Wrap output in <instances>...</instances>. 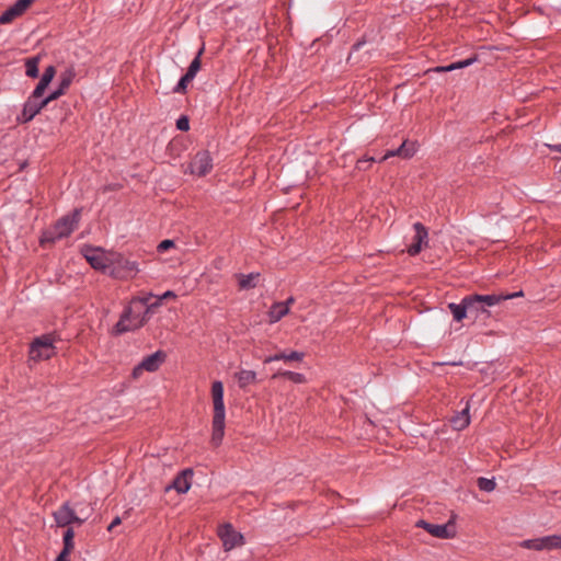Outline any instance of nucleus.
<instances>
[{
  "label": "nucleus",
  "instance_id": "obj_1",
  "mask_svg": "<svg viewBox=\"0 0 561 561\" xmlns=\"http://www.w3.org/2000/svg\"><path fill=\"white\" fill-rule=\"evenodd\" d=\"M213 401V434L211 444L217 447L221 444L225 435L226 409L224 403V385L221 381H214L211 385Z\"/></svg>",
  "mask_w": 561,
  "mask_h": 561
},
{
  "label": "nucleus",
  "instance_id": "obj_2",
  "mask_svg": "<svg viewBox=\"0 0 561 561\" xmlns=\"http://www.w3.org/2000/svg\"><path fill=\"white\" fill-rule=\"evenodd\" d=\"M523 296V291L514 294H492V295H471L465 297L466 307L468 308L469 314L474 316L478 319L480 316H489L486 307L499 305L500 302L512 299L515 297Z\"/></svg>",
  "mask_w": 561,
  "mask_h": 561
},
{
  "label": "nucleus",
  "instance_id": "obj_3",
  "mask_svg": "<svg viewBox=\"0 0 561 561\" xmlns=\"http://www.w3.org/2000/svg\"><path fill=\"white\" fill-rule=\"evenodd\" d=\"M81 253L93 268L100 271H106L114 264L121 265L123 261L122 255L118 253L106 252L101 248L91 245H84L81 249Z\"/></svg>",
  "mask_w": 561,
  "mask_h": 561
},
{
  "label": "nucleus",
  "instance_id": "obj_4",
  "mask_svg": "<svg viewBox=\"0 0 561 561\" xmlns=\"http://www.w3.org/2000/svg\"><path fill=\"white\" fill-rule=\"evenodd\" d=\"M80 221V210L76 209L71 214H68L60 218L54 227L43 234L42 243L55 242L70 236V233L77 229Z\"/></svg>",
  "mask_w": 561,
  "mask_h": 561
},
{
  "label": "nucleus",
  "instance_id": "obj_5",
  "mask_svg": "<svg viewBox=\"0 0 561 561\" xmlns=\"http://www.w3.org/2000/svg\"><path fill=\"white\" fill-rule=\"evenodd\" d=\"M148 320V317L141 308L133 306L130 302V306L125 310L121 320L115 325V332L122 334L124 332L134 331L145 325Z\"/></svg>",
  "mask_w": 561,
  "mask_h": 561
},
{
  "label": "nucleus",
  "instance_id": "obj_6",
  "mask_svg": "<svg viewBox=\"0 0 561 561\" xmlns=\"http://www.w3.org/2000/svg\"><path fill=\"white\" fill-rule=\"evenodd\" d=\"M54 343L55 336L51 334L36 337L31 344L30 359L39 362L51 358L56 354V347Z\"/></svg>",
  "mask_w": 561,
  "mask_h": 561
},
{
  "label": "nucleus",
  "instance_id": "obj_7",
  "mask_svg": "<svg viewBox=\"0 0 561 561\" xmlns=\"http://www.w3.org/2000/svg\"><path fill=\"white\" fill-rule=\"evenodd\" d=\"M54 518L59 527H68L71 524L81 525L88 516H80L69 503H64L57 511L54 512Z\"/></svg>",
  "mask_w": 561,
  "mask_h": 561
},
{
  "label": "nucleus",
  "instance_id": "obj_8",
  "mask_svg": "<svg viewBox=\"0 0 561 561\" xmlns=\"http://www.w3.org/2000/svg\"><path fill=\"white\" fill-rule=\"evenodd\" d=\"M416 526L425 529L428 534L436 538L447 539L453 538L456 535L455 523L453 519L448 520V523L444 525H435L425 520H419Z\"/></svg>",
  "mask_w": 561,
  "mask_h": 561
},
{
  "label": "nucleus",
  "instance_id": "obj_9",
  "mask_svg": "<svg viewBox=\"0 0 561 561\" xmlns=\"http://www.w3.org/2000/svg\"><path fill=\"white\" fill-rule=\"evenodd\" d=\"M218 536L222 541L226 551L243 545V536L238 533L230 524H224L218 528Z\"/></svg>",
  "mask_w": 561,
  "mask_h": 561
},
{
  "label": "nucleus",
  "instance_id": "obj_10",
  "mask_svg": "<svg viewBox=\"0 0 561 561\" xmlns=\"http://www.w3.org/2000/svg\"><path fill=\"white\" fill-rule=\"evenodd\" d=\"M211 161L207 151L197 152L190 163V172L198 176L206 175L213 168Z\"/></svg>",
  "mask_w": 561,
  "mask_h": 561
},
{
  "label": "nucleus",
  "instance_id": "obj_11",
  "mask_svg": "<svg viewBox=\"0 0 561 561\" xmlns=\"http://www.w3.org/2000/svg\"><path fill=\"white\" fill-rule=\"evenodd\" d=\"M413 229L415 231V234L413 237L412 243L408 248V253L410 255L419 254L422 251V249L427 247L428 244L427 229L421 222H415L413 225Z\"/></svg>",
  "mask_w": 561,
  "mask_h": 561
},
{
  "label": "nucleus",
  "instance_id": "obj_12",
  "mask_svg": "<svg viewBox=\"0 0 561 561\" xmlns=\"http://www.w3.org/2000/svg\"><path fill=\"white\" fill-rule=\"evenodd\" d=\"M165 354L161 351L156 352L147 357H145L141 363L136 366L133 370V375L135 378L139 377L144 370L147 371H156L159 366L164 362Z\"/></svg>",
  "mask_w": 561,
  "mask_h": 561
},
{
  "label": "nucleus",
  "instance_id": "obj_13",
  "mask_svg": "<svg viewBox=\"0 0 561 561\" xmlns=\"http://www.w3.org/2000/svg\"><path fill=\"white\" fill-rule=\"evenodd\" d=\"M35 0H16L13 5L8 8L0 15V24H9L13 22L16 18L24 14V12L32 5Z\"/></svg>",
  "mask_w": 561,
  "mask_h": 561
},
{
  "label": "nucleus",
  "instance_id": "obj_14",
  "mask_svg": "<svg viewBox=\"0 0 561 561\" xmlns=\"http://www.w3.org/2000/svg\"><path fill=\"white\" fill-rule=\"evenodd\" d=\"M193 477V470L192 469H185L181 473H179L175 479L173 480V483L165 488V491H169L171 489L176 490L178 493H186L191 488V479Z\"/></svg>",
  "mask_w": 561,
  "mask_h": 561
},
{
  "label": "nucleus",
  "instance_id": "obj_15",
  "mask_svg": "<svg viewBox=\"0 0 561 561\" xmlns=\"http://www.w3.org/2000/svg\"><path fill=\"white\" fill-rule=\"evenodd\" d=\"M415 151L416 149L414 142L404 141L397 150L387 151V153L381 158V161H385L388 158L394 156L408 159L411 158Z\"/></svg>",
  "mask_w": 561,
  "mask_h": 561
},
{
  "label": "nucleus",
  "instance_id": "obj_16",
  "mask_svg": "<svg viewBox=\"0 0 561 561\" xmlns=\"http://www.w3.org/2000/svg\"><path fill=\"white\" fill-rule=\"evenodd\" d=\"M41 112V106H37V101L33 98L25 103L21 116H19V121L22 123H27L33 117Z\"/></svg>",
  "mask_w": 561,
  "mask_h": 561
},
{
  "label": "nucleus",
  "instance_id": "obj_17",
  "mask_svg": "<svg viewBox=\"0 0 561 561\" xmlns=\"http://www.w3.org/2000/svg\"><path fill=\"white\" fill-rule=\"evenodd\" d=\"M469 403L466 404V407L459 412L457 415H455L450 422L454 430L461 431L466 428L470 423V416H469Z\"/></svg>",
  "mask_w": 561,
  "mask_h": 561
},
{
  "label": "nucleus",
  "instance_id": "obj_18",
  "mask_svg": "<svg viewBox=\"0 0 561 561\" xmlns=\"http://www.w3.org/2000/svg\"><path fill=\"white\" fill-rule=\"evenodd\" d=\"M304 358V353L299 352H290L286 354L285 352H279L273 356H268L264 359V363H271L274 360H284V362H300Z\"/></svg>",
  "mask_w": 561,
  "mask_h": 561
},
{
  "label": "nucleus",
  "instance_id": "obj_19",
  "mask_svg": "<svg viewBox=\"0 0 561 561\" xmlns=\"http://www.w3.org/2000/svg\"><path fill=\"white\" fill-rule=\"evenodd\" d=\"M288 312H289V308H288L287 304H283V302L274 304L268 311L270 322L274 323V322L279 321Z\"/></svg>",
  "mask_w": 561,
  "mask_h": 561
},
{
  "label": "nucleus",
  "instance_id": "obj_20",
  "mask_svg": "<svg viewBox=\"0 0 561 561\" xmlns=\"http://www.w3.org/2000/svg\"><path fill=\"white\" fill-rule=\"evenodd\" d=\"M238 284L240 289H250L254 288L257 285L260 274L259 273H251L249 275L238 274Z\"/></svg>",
  "mask_w": 561,
  "mask_h": 561
},
{
  "label": "nucleus",
  "instance_id": "obj_21",
  "mask_svg": "<svg viewBox=\"0 0 561 561\" xmlns=\"http://www.w3.org/2000/svg\"><path fill=\"white\" fill-rule=\"evenodd\" d=\"M448 308L450 309L453 317L456 321H461L469 314L468 308L466 307L465 298L458 305L449 304Z\"/></svg>",
  "mask_w": 561,
  "mask_h": 561
},
{
  "label": "nucleus",
  "instance_id": "obj_22",
  "mask_svg": "<svg viewBox=\"0 0 561 561\" xmlns=\"http://www.w3.org/2000/svg\"><path fill=\"white\" fill-rule=\"evenodd\" d=\"M520 547L537 551L548 550L546 537L524 540L520 542Z\"/></svg>",
  "mask_w": 561,
  "mask_h": 561
},
{
  "label": "nucleus",
  "instance_id": "obj_23",
  "mask_svg": "<svg viewBox=\"0 0 561 561\" xmlns=\"http://www.w3.org/2000/svg\"><path fill=\"white\" fill-rule=\"evenodd\" d=\"M240 388H244L248 385L255 381L256 374L252 370H241L234 375Z\"/></svg>",
  "mask_w": 561,
  "mask_h": 561
},
{
  "label": "nucleus",
  "instance_id": "obj_24",
  "mask_svg": "<svg viewBox=\"0 0 561 561\" xmlns=\"http://www.w3.org/2000/svg\"><path fill=\"white\" fill-rule=\"evenodd\" d=\"M277 377L287 378L295 383H304L306 381V378L302 374L294 373V371H289V370L278 371L273 376V378H277Z\"/></svg>",
  "mask_w": 561,
  "mask_h": 561
},
{
  "label": "nucleus",
  "instance_id": "obj_25",
  "mask_svg": "<svg viewBox=\"0 0 561 561\" xmlns=\"http://www.w3.org/2000/svg\"><path fill=\"white\" fill-rule=\"evenodd\" d=\"M473 61H474V59L469 58V59H466V60H461V61H458V62L450 64L449 66H446V67H436L434 69V71H436V72L453 71V70H456V69H461V68L468 67Z\"/></svg>",
  "mask_w": 561,
  "mask_h": 561
},
{
  "label": "nucleus",
  "instance_id": "obj_26",
  "mask_svg": "<svg viewBox=\"0 0 561 561\" xmlns=\"http://www.w3.org/2000/svg\"><path fill=\"white\" fill-rule=\"evenodd\" d=\"M38 62L39 57H33L26 60V76L31 78H36L38 76Z\"/></svg>",
  "mask_w": 561,
  "mask_h": 561
},
{
  "label": "nucleus",
  "instance_id": "obj_27",
  "mask_svg": "<svg viewBox=\"0 0 561 561\" xmlns=\"http://www.w3.org/2000/svg\"><path fill=\"white\" fill-rule=\"evenodd\" d=\"M75 76H76V72H75L73 68L67 69L60 76L59 87L66 91L70 87Z\"/></svg>",
  "mask_w": 561,
  "mask_h": 561
},
{
  "label": "nucleus",
  "instance_id": "obj_28",
  "mask_svg": "<svg viewBox=\"0 0 561 561\" xmlns=\"http://www.w3.org/2000/svg\"><path fill=\"white\" fill-rule=\"evenodd\" d=\"M548 550L561 549V534L546 536Z\"/></svg>",
  "mask_w": 561,
  "mask_h": 561
},
{
  "label": "nucleus",
  "instance_id": "obj_29",
  "mask_svg": "<svg viewBox=\"0 0 561 561\" xmlns=\"http://www.w3.org/2000/svg\"><path fill=\"white\" fill-rule=\"evenodd\" d=\"M203 53V49H201L198 51V55L193 59V61L191 62L190 67H188V70L186 73H188L191 77H195L196 73L199 71L201 69V55Z\"/></svg>",
  "mask_w": 561,
  "mask_h": 561
},
{
  "label": "nucleus",
  "instance_id": "obj_30",
  "mask_svg": "<svg viewBox=\"0 0 561 561\" xmlns=\"http://www.w3.org/2000/svg\"><path fill=\"white\" fill-rule=\"evenodd\" d=\"M495 482L494 480L486 479V478H479L478 479V486L480 490L485 492H491L495 489Z\"/></svg>",
  "mask_w": 561,
  "mask_h": 561
},
{
  "label": "nucleus",
  "instance_id": "obj_31",
  "mask_svg": "<svg viewBox=\"0 0 561 561\" xmlns=\"http://www.w3.org/2000/svg\"><path fill=\"white\" fill-rule=\"evenodd\" d=\"M194 78L191 77L188 73H185L179 81L178 85L175 87L174 89V92H178V93H182L185 91V89L187 88L188 83L193 80Z\"/></svg>",
  "mask_w": 561,
  "mask_h": 561
},
{
  "label": "nucleus",
  "instance_id": "obj_32",
  "mask_svg": "<svg viewBox=\"0 0 561 561\" xmlns=\"http://www.w3.org/2000/svg\"><path fill=\"white\" fill-rule=\"evenodd\" d=\"M154 296L152 294H147L142 297H136L131 300L133 306H137L139 308L147 307L150 304V299Z\"/></svg>",
  "mask_w": 561,
  "mask_h": 561
},
{
  "label": "nucleus",
  "instance_id": "obj_33",
  "mask_svg": "<svg viewBox=\"0 0 561 561\" xmlns=\"http://www.w3.org/2000/svg\"><path fill=\"white\" fill-rule=\"evenodd\" d=\"M48 84H49L48 82L39 80L38 84L36 85L35 90L33 91L31 98H33L35 100L39 99L44 94Z\"/></svg>",
  "mask_w": 561,
  "mask_h": 561
},
{
  "label": "nucleus",
  "instance_id": "obj_34",
  "mask_svg": "<svg viewBox=\"0 0 561 561\" xmlns=\"http://www.w3.org/2000/svg\"><path fill=\"white\" fill-rule=\"evenodd\" d=\"M55 75H56V69H55V67H54V66H48V67L45 69V71H44V73H43V76H42L41 80H43V81H45V82L50 83V82H51V80L54 79Z\"/></svg>",
  "mask_w": 561,
  "mask_h": 561
},
{
  "label": "nucleus",
  "instance_id": "obj_35",
  "mask_svg": "<svg viewBox=\"0 0 561 561\" xmlns=\"http://www.w3.org/2000/svg\"><path fill=\"white\" fill-rule=\"evenodd\" d=\"M161 306V302L160 300H158V298L156 297V300L153 302H150L147 307H145V310L144 312L146 313V316L148 317V319L150 318V316L152 313L156 312V310Z\"/></svg>",
  "mask_w": 561,
  "mask_h": 561
},
{
  "label": "nucleus",
  "instance_id": "obj_36",
  "mask_svg": "<svg viewBox=\"0 0 561 561\" xmlns=\"http://www.w3.org/2000/svg\"><path fill=\"white\" fill-rule=\"evenodd\" d=\"M62 541H64V548H62V552H66V553H71L75 549V541L73 539L71 538H65L62 537Z\"/></svg>",
  "mask_w": 561,
  "mask_h": 561
},
{
  "label": "nucleus",
  "instance_id": "obj_37",
  "mask_svg": "<svg viewBox=\"0 0 561 561\" xmlns=\"http://www.w3.org/2000/svg\"><path fill=\"white\" fill-rule=\"evenodd\" d=\"M176 127H178V129H180V130H182V131H186V130H188V128H190V123H188L187 117H185V116L180 117V118L178 119V122H176Z\"/></svg>",
  "mask_w": 561,
  "mask_h": 561
},
{
  "label": "nucleus",
  "instance_id": "obj_38",
  "mask_svg": "<svg viewBox=\"0 0 561 561\" xmlns=\"http://www.w3.org/2000/svg\"><path fill=\"white\" fill-rule=\"evenodd\" d=\"M173 247H174V242L172 240H163L158 245V251L159 252H164V251H168L169 249H171Z\"/></svg>",
  "mask_w": 561,
  "mask_h": 561
},
{
  "label": "nucleus",
  "instance_id": "obj_39",
  "mask_svg": "<svg viewBox=\"0 0 561 561\" xmlns=\"http://www.w3.org/2000/svg\"><path fill=\"white\" fill-rule=\"evenodd\" d=\"M65 92H66V91L59 87L56 91H54L51 94H49V95L47 96V101H50V102H51V101H54V100H57L59 96H61L62 94H65Z\"/></svg>",
  "mask_w": 561,
  "mask_h": 561
},
{
  "label": "nucleus",
  "instance_id": "obj_40",
  "mask_svg": "<svg viewBox=\"0 0 561 561\" xmlns=\"http://www.w3.org/2000/svg\"><path fill=\"white\" fill-rule=\"evenodd\" d=\"M176 297L175 293L172 291V290H168L165 291L163 295L161 296H158V300H160V302L162 304L163 300H167V299H174Z\"/></svg>",
  "mask_w": 561,
  "mask_h": 561
},
{
  "label": "nucleus",
  "instance_id": "obj_41",
  "mask_svg": "<svg viewBox=\"0 0 561 561\" xmlns=\"http://www.w3.org/2000/svg\"><path fill=\"white\" fill-rule=\"evenodd\" d=\"M122 523L119 517H116L113 519V522L108 525L107 530L112 531L116 526H118Z\"/></svg>",
  "mask_w": 561,
  "mask_h": 561
},
{
  "label": "nucleus",
  "instance_id": "obj_42",
  "mask_svg": "<svg viewBox=\"0 0 561 561\" xmlns=\"http://www.w3.org/2000/svg\"><path fill=\"white\" fill-rule=\"evenodd\" d=\"M71 553H66V552H60L59 556L57 557L56 561H70L69 560V556Z\"/></svg>",
  "mask_w": 561,
  "mask_h": 561
},
{
  "label": "nucleus",
  "instance_id": "obj_43",
  "mask_svg": "<svg viewBox=\"0 0 561 561\" xmlns=\"http://www.w3.org/2000/svg\"><path fill=\"white\" fill-rule=\"evenodd\" d=\"M64 537L75 539L73 529L71 527H68L67 530L64 533Z\"/></svg>",
  "mask_w": 561,
  "mask_h": 561
},
{
  "label": "nucleus",
  "instance_id": "obj_44",
  "mask_svg": "<svg viewBox=\"0 0 561 561\" xmlns=\"http://www.w3.org/2000/svg\"><path fill=\"white\" fill-rule=\"evenodd\" d=\"M367 161H375V158H369V159H367ZM365 162H366V160H358L357 168L360 169V170L365 169V167H364Z\"/></svg>",
  "mask_w": 561,
  "mask_h": 561
},
{
  "label": "nucleus",
  "instance_id": "obj_45",
  "mask_svg": "<svg viewBox=\"0 0 561 561\" xmlns=\"http://www.w3.org/2000/svg\"><path fill=\"white\" fill-rule=\"evenodd\" d=\"M50 101H47V98L42 100L39 103L37 102V106H41V110L44 108L46 105H48Z\"/></svg>",
  "mask_w": 561,
  "mask_h": 561
},
{
  "label": "nucleus",
  "instance_id": "obj_46",
  "mask_svg": "<svg viewBox=\"0 0 561 561\" xmlns=\"http://www.w3.org/2000/svg\"><path fill=\"white\" fill-rule=\"evenodd\" d=\"M549 148L553 151L561 152V144L560 145H550Z\"/></svg>",
  "mask_w": 561,
  "mask_h": 561
},
{
  "label": "nucleus",
  "instance_id": "obj_47",
  "mask_svg": "<svg viewBox=\"0 0 561 561\" xmlns=\"http://www.w3.org/2000/svg\"><path fill=\"white\" fill-rule=\"evenodd\" d=\"M284 304H287V306L289 307L291 304H294V298H288Z\"/></svg>",
  "mask_w": 561,
  "mask_h": 561
},
{
  "label": "nucleus",
  "instance_id": "obj_48",
  "mask_svg": "<svg viewBox=\"0 0 561 561\" xmlns=\"http://www.w3.org/2000/svg\"><path fill=\"white\" fill-rule=\"evenodd\" d=\"M560 173H561V165H560Z\"/></svg>",
  "mask_w": 561,
  "mask_h": 561
}]
</instances>
